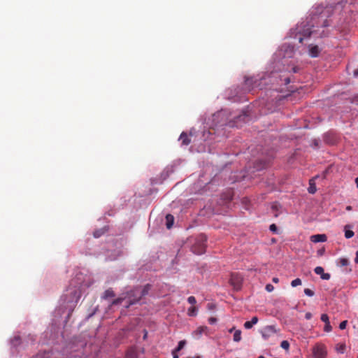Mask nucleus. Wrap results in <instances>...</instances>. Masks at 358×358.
Wrapping results in <instances>:
<instances>
[{"label": "nucleus", "instance_id": "1", "mask_svg": "<svg viewBox=\"0 0 358 358\" xmlns=\"http://www.w3.org/2000/svg\"><path fill=\"white\" fill-rule=\"evenodd\" d=\"M294 54V46L285 43L274 53L273 62L270 64L271 71L259 73L252 77H245L244 87L247 92L258 88L262 90L268 85L273 87L275 84L287 85L290 78L285 75H280L278 71H290L288 59Z\"/></svg>", "mask_w": 358, "mask_h": 358}, {"label": "nucleus", "instance_id": "2", "mask_svg": "<svg viewBox=\"0 0 358 358\" xmlns=\"http://www.w3.org/2000/svg\"><path fill=\"white\" fill-rule=\"evenodd\" d=\"M341 2L334 3L325 6L321 3L315 6L310 10L306 20L298 24L289 31V37L302 43L304 39L313 36L314 38H322L329 35L328 27L331 25V17L333 8L341 5Z\"/></svg>", "mask_w": 358, "mask_h": 358}, {"label": "nucleus", "instance_id": "3", "mask_svg": "<svg viewBox=\"0 0 358 358\" xmlns=\"http://www.w3.org/2000/svg\"><path fill=\"white\" fill-rule=\"evenodd\" d=\"M90 277L79 271L73 278L60 299L62 308L68 310V318L80 299L81 293L92 285Z\"/></svg>", "mask_w": 358, "mask_h": 358}, {"label": "nucleus", "instance_id": "4", "mask_svg": "<svg viewBox=\"0 0 358 358\" xmlns=\"http://www.w3.org/2000/svg\"><path fill=\"white\" fill-rule=\"evenodd\" d=\"M230 116H231V114L229 109L225 108L217 111L212 116L213 126L229 125V127H234L235 122L231 121Z\"/></svg>", "mask_w": 358, "mask_h": 358}, {"label": "nucleus", "instance_id": "5", "mask_svg": "<svg viewBox=\"0 0 358 358\" xmlns=\"http://www.w3.org/2000/svg\"><path fill=\"white\" fill-rule=\"evenodd\" d=\"M150 287V285L148 284L145 286H144V287L142 289H141L139 287H135L134 289L129 292V303L128 305L126 306V308H129L130 306H132L138 303L142 296H145L148 294Z\"/></svg>", "mask_w": 358, "mask_h": 358}, {"label": "nucleus", "instance_id": "6", "mask_svg": "<svg viewBox=\"0 0 358 358\" xmlns=\"http://www.w3.org/2000/svg\"><path fill=\"white\" fill-rule=\"evenodd\" d=\"M206 240V236L203 234L200 235L195 243L192 246V251L196 255L204 253Z\"/></svg>", "mask_w": 358, "mask_h": 358}, {"label": "nucleus", "instance_id": "7", "mask_svg": "<svg viewBox=\"0 0 358 358\" xmlns=\"http://www.w3.org/2000/svg\"><path fill=\"white\" fill-rule=\"evenodd\" d=\"M327 351L324 345L317 344L313 348V355L314 358H326Z\"/></svg>", "mask_w": 358, "mask_h": 358}, {"label": "nucleus", "instance_id": "8", "mask_svg": "<svg viewBox=\"0 0 358 358\" xmlns=\"http://www.w3.org/2000/svg\"><path fill=\"white\" fill-rule=\"evenodd\" d=\"M278 331L276 330L275 326L273 325H268L266 326L262 331L261 334L262 338L264 340H268L271 336L276 334Z\"/></svg>", "mask_w": 358, "mask_h": 358}, {"label": "nucleus", "instance_id": "9", "mask_svg": "<svg viewBox=\"0 0 358 358\" xmlns=\"http://www.w3.org/2000/svg\"><path fill=\"white\" fill-rule=\"evenodd\" d=\"M203 334L209 336L210 329L208 327L200 326L192 332V336L196 339H199Z\"/></svg>", "mask_w": 358, "mask_h": 358}, {"label": "nucleus", "instance_id": "10", "mask_svg": "<svg viewBox=\"0 0 358 358\" xmlns=\"http://www.w3.org/2000/svg\"><path fill=\"white\" fill-rule=\"evenodd\" d=\"M314 271L316 274L320 275V278L322 280H328L330 279L331 275L328 273H324V268L322 266H316L314 269Z\"/></svg>", "mask_w": 358, "mask_h": 358}, {"label": "nucleus", "instance_id": "11", "mask_svg": "<svg viewBox=\"0 0 358 358\" xmlns=\"http://www.w3.org/2000/svg\"><path fill=\"white\" fill-rule=\"evenodd\" d=\"M308 53L311 57H317L320 53V49L317 45H310L308 46Z\"/></svg>", "mask_w": 358, "mask_h": 358}, {"label": "nucleus", "instance_id": "12", "mask_svg": "<svg viewBox=\"0 0 358 358\" xmlns=\"http://www.w3.org/2000/svg\"><path fill=\"white\" fill-rule=\"evenodd\" d=\"M310 241L313 243H323L327 241L325 234H315L310 236Z\"/></svg>", "mask_w": 358, "mask_h": 358}, {"label": "nucleus", "instance_id": "13", "mask_svg": "<svg viewBox=\"0 0 358 358\" xmlns=\"http://www.w3.org/2000/svg\"><path fill=\"white\" fill-rule=\"evenodd\" d=\"M352 226L350 224H347L344 227V232H345V237L347 239L351 238L354 236L355 233L352 230Z\"/></svg>", "mask_w": 358, "mask_h": 358}, {"label": "nucleus", "instance_id": "14", "mask_svg": "<svg viewBox=\"0 0 358 358\" xmlns=\"http://www.w3.org/2000/svg\"><path fill=\"white\" fill-rule=\"evenodd\" d=\"M257 322H258V317L255 316V317H252L250 321H247L244 323V327L246 329H250L253 327V325L256 324Z\"/></svg>", "mask_w": 358, "mask_h": 358}, {"label": "nucleus", "instance_id": "15", "mask_svg": "<svg viewBox=\"0 0 358 358\" xmlns=\"http://www.w3.org/2000/svg\"><path fill=\"white\" fill-rule=\"evenodd\" d=\"M127 299V304L125 305V306L127 305H128L129 303V295H128V292L126 294V295L124 296H120V297H118L115 299H114L113 301H112V303L111 305H117V304H120L123 301Z\"/></svg>", "mask_w": 358, "mask_h": 358}, {"label": "nucleus", "instance_id": "16", "mask_svg": "<svg viewBox=\"0 0 358 358\" xmlns=\"http://www.w3.org/2000/svg\"><path fill=\"white\" fill-rule=\"evenodd\" d=\"M174 217L171 214L166 215V225L167 229H171L173 225Z\"/></svg>", "mask_w": 358, "mask_h": 358}, {"label": "nucleus", "instance_id": "17", "mask_svg": "<svg viewBox=\"0 0 358 358\" xmlns=\"http://www.w3.org/2000/svg\"><path fill=\"white\" fill-rule=\"evenodd\" d=\"M179 140L182 141V144L184 145H187L190 143V139L185 132H182L179 137Z\"/></svg>", "mask_w": 358, "mask_h": 358}, {"label": "nucleus", "instance_id": "18", "mask_svg": "<svg viewBox=\"0 0 358 358\" xmlns=\"http://www.w3.org/2000/svg\"><path fill=\"white\" fill-rule=\"evenodd\" d=\"M113 296H115L114 292L113 291L112 289H108L103 292V296L101 297L103 299H107L108 298H112Z\"/></svg>", "mask_w": 358, "mask_h": 358}, {"label": "nucleus", "instance_id": "19", "mask_svg": "<svg viewBox=\"0 0 358 358\" xmlns=\"http://www.w3.org/2000/svg\"><path fill=\"white\" fill-rule=\"evenodd\" d=\"M198 314V308L196 306H191L187 309V315L189 317H195Z\"/></svg>", "mask_w": 358, "mask_h": 358}, {"label": "nucleus", "instance_id": "20", "mask_svg": "<svg viewBox=\"0 0 358 358\" xmlns=\"http://www.w3.org/2000/svg\"><path fill=\"white\" fill-rule=\"evenodd\" d=\"M20 336H15L10 341V345L12 347H17L20 343Z\"/></svg>", "mask_w": 358, "mask_h": 358}, {"label": "nucleus", "instance_id": "21", "mask_svg": "<svg viewBox=\"0 0 358 358\" xmlns=\"http://www.w3.org/2000/svg\"><path fill=\"white\" fill-rule=\"evenodd\" d=\"M233 340L234 342H239L241 340V331L235 330L234 333Z\"/></svg>", "mask_w": 358, "mask_h": 358}, {"label": "nucleus", "instance_id": "22", "mask_svg": "<svg viewBox=\"0 0 358 358\" xmlns=\"http://www.w3.org/2000/svg\"><path fill=\"white\" fill-rule=\"evenodd\" d=\"M309 184H310V186H309V187L308 189V192L310 194L315 193L317 189H316V187H315V182H314V180L313 179L310 180Z\"/></svg>", "mask_w": 358, "mask_h": 358}, {"label": "nucleus", "instance_id": "23", "mask_svg": "<svg viewBox=\"0 0 358 358\" xmlns=\"http://www.w3.org/2000/svg\"><path fill=\"white\" fill-rule=\"evenodd\" d=\"M106 231V229L105 228H102L100 229L96 230L93 235L94 238H99L101 237L105 232Z\"/></svg>", "mask_w": 358, "mask_h": 358}, {"label": "nucleus", "instance_id": "24", "mask_svg": "<svg viewBox=\"0 0 358 358\" xmlns=\"http://www.w3.org/2000/svg\"><path fill=\"white\" fill-rule=\"evenodd\" d=\"M185 345L186 341L185 340L179 341L178 346L174 349L173 351H175L176 352L180 351L185 347Z\"/></svg>", "mask_w": 358, "mask_h": 358}, {"label": "nucleus", "instance_id": "25", "mask_svg": "<svg viewBox=\"0 0 358 358\" xmlns=\"http://www.w3.org/2000/svg\"><path fill=\"white\" fill-rule=\"evenodd\" d=\"M336 351L341 354H343L345 351V345L342 343V344H338L336 345Z\"/></svg>", "mask_w": 358, "mask_h": 358}, {"label": "nucleus", "instance_id": "26", "mask_svg": "<svg viewBox=\"0 0 358 358\" xmlns=\"http://www.w3.org/2000/svg\"><path fill=\"white\" fill-rule=\"evenodd\" d=\"M349 264V261L346 258H341L339 259L338 265L341 266H346Z\"/></svg>", "mask_w": 358, "mask_h": 358}, {"label": "nucleus", "instance_id": "27", "mask_svg": "<svg viewBox=\"0 0 358 358\" xmlns=\"http://www.w3.org/2000/svg\"><path fill=\"white\" fill-rule=\"evenodd\" d=\"M300 285H301V280L300 278H296L291 282V285L293 287H295Z\"/></svg>", "mask_w": 358, "mask_h": 358}, {"label": "nucleus", "instance_id": "28", "mask_svg": "<svg viewBox=\"0 0 358 358\" xmlns=\"http://www.w3.org/2000/svg\"><path fill=\"white\" fill-rule=\"evenodd\" d=\"M280 347L285 350H288L289 348V343L287 341H282L280 343Z\"/></svg>", "mask_w": 358, "mask_h": 358}, {"label": "nucleus", "instance_id": "29", "mask_svg": "<svg viewBox=\"0 0 358 358\" xmlns=\"http://www.w3.org/2000/svg\"><path fill=\"white\" fill-rule=\"evenodd\" d=\"M50 354L49 352H44L43 354H38L33 358H50Z\"/></svg>", "mask_w": 358, "mask_h": 358}, {"label": "nucleus", "instance_id": "30", "mask_svg": "<svg viewBox=\"0 0 358 358\" xmlns=\"http://www.w3.org/2000/svg\"><path fill=\"white\" fill-rule=\"evenodd\" d=\"M320 319L324 323L329 322V316L325 313L321 315Z\"/></svg>", "mask_w": 358, "mask_h": 358}, {"label": "nucleus", "instance_id": "31", "mask_svg": "<svg viewBox=\"0 0 358 358\" xmlns=\"http://www.w3.org/2000/svg\"><path fill=\"white\" fill-rule=\"evenodd\" d=\"M331 330H332V327L330 324V322L325 323V325L324 327V331L326 332H330V331H331Z\"/></svg>", "mask_w": 358, "mask_h": 358}, {"label": "nucleus", "instance_id": "32", "mask_svg": "<svg viewBox=\"0 0 358 358\" xmlns=\"http://www.w3.org/2000/svg\"><path fill=\"white\" fill-rule=\"evenodd\" d=\"M304 294L308 296H314V292L308 288H306L304 289Z\"/></svg>", "mask_w": 358, "mask_h": 358}, {"label": "nucleus", "instance_id": "33", "mask_svg": "<svg viewBox=\"0 0 358 358\" xmlns=\"http://www.w3.org/2000/svg\"><path fill=\"white\" fill-rule=\"evenodd\" d=\"M187 301L190 304H195L196 303V298L193 296H190L187 298Z\"/></svg>", "mask_w": 358, "mask_h": 358}, {"label": "nucleus", "instance_id": "34", "mask_svg": "<svg viewBox=\"0 0 358 358\" xmlns=\"http://www.w3.org/2000/svg\"><path fill=\"white\" fill-rule=\"evenodd\" d=\"M269 229L271 231L277 234L278 233V227L275 224H272L269 227Z\"/></svg>", "mask_w": 358, "mask_h": 358}, {"label": "nucleus", "instance_id": "35", "mask_svg": "<svg viewBox=\"0 0 358 358\" xmlns=\"http://www.w3.org/2000/svg\"><path fill=\"white\" fill-rule=\"evenodd\" d=\"M347 320H344L343 322H341L339 324V328L340 329H345L346 328V326H347Z\"/></svg>", "mask_w": 358, "mask_h": 358}, {"label": "nucleus", "instance_id": "36", "mask_svg": "<svg viewBox=\"0 0 358 358\" xmlns=\"http://www.w3.org/2000/svg\"><path fill=\"white\" fill-rule=\"evenodd\" d=\"M274 287L272 285L268 284L266 285V290L268 292H271L273 290Z\"/></svg>", "mask_w": 358, "mask_h": 358}, {"label": "nucleus", "instance_id": "37", "mask_svg": "<svg viewBox=\"0 0 358 358\" xmlns=\"http://www.w3.org/2000/svg\"><path fill=\"white\" fill-rule=\"evenodd\" d=\"M208 321L209 324H214L215 323L217 322V318L211 317L208 318Z\"/></svg>", "mask_w": 358, "mask_h": 358}, {"label": "nucleus", "instance_id": "38", "mask_svg": "<svg viewBox=\"0 0 358 358\" xmlns=\"http://www.w3.org/2000/svg\"><path fill=\"white\" fill-rule=\"evenodd\" d=\"M305 318L306 320H310L312 318V314L310 312H308L305 314Z\"/></svg>", "mask_w": 358, "mask_h": 358}, {"label": "nucleus", "instance_id": "39", "mask_svg": "<svg viewBox=\"0 0 358 358\" xmlns=\"http://www.w3.org/2000/svg\"><path fill=\"white\" fill-rule=\"evenodd\" d=\"M245 116H246V115H238L237 117L236 116H234L233 117L234 118H237V119H243V118H245Z\"/></svg>", "mask_w": 358, "mask_h": 358}, {"label": "nucleus", "instance_id": "40", "mask_svg": "<svg viewBox=\"0 0 358 358\" xmlns=\"http://www.w3.org/2000/svg\"><path fill=\"white\" fill-rule=\"evenodd\" d=\"M291 70H292V71L293 73H296V72H298V68H297V67H296V66H293V67H292Z\"/></svg>", "mask_w": 358, "mask_h": 358}, {"label": "nucleus", "instance_id": "41", "mask_svg": "<svg viewBox=\"0 0 358 358\" xmlns=\"http://www.w3.org/2000/svg\"><path fill=\"white\" fill-rule=\"evenodd\" d=\"M355 262L358 263V250L356 252V257L355 258Z\"/></svg>", "mask_w": 358, "mask_h": 358}, {"label": "nucleus", "instance_id": "42", "mask_svg": "<svg viewBox=\"0 0 358 358\" xmlns=\"http://www.w3.org/2000/svg\"><path fill=\"white\" fill-rule=\"evenodd\" d=\"M177 352H176L175 351H173L172 352V354H173V358H179L178 357V355L176 354Z\"/></svg>", "mask_w": 358, "mask_h": 358}, {"label": "nucleus", "instance_id": "43", "mask_svg": "<svg viewBox=\"0 0 358 358\" xmlns=\"http://www.w3.org/2000/svg\"><path fill=\"white\" fill-rule=\"evenodd\" d=\"M272 281L274 282V283H278L279 282V279L278 278H273L272 279Z\"/></svg>", "mask_w": 358, "mask_h": 358}, {"label": "nucleus", "instance_id": "44", "mask_svg": "<svg viewBox=\"0 0 358 358\" xmlns=\"http://www.w3.org/2000/svg\"><path fill=\"white\" fill-rule=\"evenodd\" d=\"M346 210L348 211H350L352 210V208L351 206H347L346 208H345Z\"/></svg>", "mask_w": 358, "mask_h": 358}, {"label": "nucleus", "instance_id": "45", "mask_svg": "<svg viewBox=\"0 0 358 358\" xmlns=\"http://www.w3.org/2000/svg\"><path fill=\"white\" fill-rule=\"evenodd\" d=\"M354 76L355 77H358V69L354 71Z\"/></svg>", "mask_w": 358, "mask_h": 358}, {"label": "nucleus", "instance_id": "46", "mask_svg": "<svg viewBox=\"0 0 358 358\" xmlns=\"http://www.w3.org/2000/svg\"><path fill=\"white\" fill-rule=\"evenodd\" d=\"M355 183H356L357 187L358 188V177H357V178H355Z\"/></svg>", "mask_w": 358, "mask_h": 358}, {"label": "nucleus", "instance_id": "47", "mask_svg": "<svg viewBox=\"0 0 358 358\" xmlns=\"http://www.w3.org/2000/svg\"><path fill=\"white\" fill-rule=\"evenodd\" d=\"M234 330H235V328H234V327H232V328H231L230 329H229V333H231V332H233Z\"/></svg>", "mask_w": 358, "mask_h": 358}, {"label": "nucleus", "instance_id": "48", "mask_svg": "<svg viewBox=\"0 0 358 358\" xmlns=\"http://www.w3.org/2000/svg\"><path fill=\"white\" fill-rule=\"evenodd\" d=\"M31 341H35V338H34L33 336L31 337Z\"/></svg>", "mask_w": 358, "mask_h": 358}, {"label": "nucleus", "instance_id": "49", "mask_svg": "<svg viewBox=\"0 0 358 358\" xmlns=\"http://www.w3.org/2000/svg\"><path fill=\"white\" fill-rule=\"evenodd\" d=\"M258 358H265L264 356L261 355Z\"/></svg>", "mask_w": 358, "mask_h": 358}, {"label": "nucleus", "instance_id": "50", "mask_svg": "<svg viewBox=\"0 0 358 358\" xmlns=\"http://www.w3.org/2000/svg\"><path fill=\"white\" fill-rule=\"evenodd\" d=\"M273 90H278V88L273 87Z\"/></svg>", "mask_w": 358, "mask_h": 358}, {"label": "nucleus", "instance_id": "51", "mask_svg": "<svg viewBox=\"0 0 358 358\" xmlns=\"http://www.w3.org/2000/svg\"><path fill=\"white\" fill-rule=\"evenodd\" d=\"M357 358H358V356H357Z\"/></svg>", "mask_w": 358, "mask_h": 358}]
</instances>
